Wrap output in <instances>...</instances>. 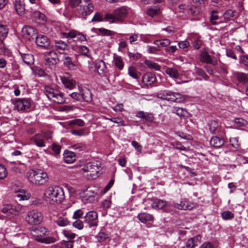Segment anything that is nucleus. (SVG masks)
Instances as JSON below:
<instances>
[{"instance_id": "obj_11", "label": "nucleus", "mask_w": 248, "mask_h": 248, "mask_svg": "<svg viewBox=\"0 0 248 248\" xmlns=\"http://www.w3.org/2000/svg\"><path fill=\"white\" fill-rule=\"evenodd\" d=\"M84 172H90V175L93 177L95 174H97L99 171V167L97 163L89 162L83 168Z\"/></svg>"}, {"instance_id": "obj_60", "label": "nucleus", "mask_w": 248, "mask_h": 248, "mask_svg": "<svg viewBox=\"0 0 248 248\" xmlns=\"http://www.w3.org/2000/svg\"><path fill=\"white\" fill-rule=\"evenodd\" d=\"M74 241L69 240V241H65L63 240L61 242L62 245H63L65 246L66 248H73V243Z\"/></svg>"}, {"instance_id": "obj_51", "label": "nucleus", "mask_w": 248, "mask_h": 248, "mask_svg": "<svg viewBox=\"0 0 248 248\" xmlns=\"http://www.w3.org/2000/svg\"><path fill=\"white\" fill-rule=\"evenodd\" d=\"M7 175V171L5 166L0 164V179H3Z\"/></svg>"}, {"instance_id": "obj_26", "label": "nucleus", "mask_w": 248, "mask_h": 248, "mask_svg": "<svg viewBox=\"0 0 248 248\" xmlns=\"http://www.w3.org/2000/svg\"><path fill=\"white\" fill-rule=\"evenodd\" d=\"M56 91L57 90H54L49 86H46L44 88V93L47 98L49 100H51L52 98H54L55 95L57 94L56 93Z\"/></svg>"}, {"instance_id": "obj_37", "label": "nucleus", "mask_w": 248, "mask_h": 248, "mask_svg": "<svg viewBox=\"0 0 248 248\" xmlns=\"http://www.w3.org/2000/svg\"><path fill=\"white\" fill-rule=\"evenodd\" d=\"M235 76L241 82L245 83L248 81V76L245 73L236 72L235 73Z\"/></svg>"}, {"instance_id": "obj_14", "label": "nucleus", "mask_w": 248, "mask_h": 248, "mask_svg": "<svg viewBox=\"0 0 248 248\" xmlns=\"http://www.w3.org/2000/svg\"><path fill=\"white\" fill-rule=\"evenodd\" d=\"M200 58L201 61L203 62L212 64L213 65L217 64V60L215 58H211L205 51H203L201 52Z\"/></svg>"}, {"instance_id": "obj_64", "label": "nucleus", "mask_w": 248, "mask_h": 248, "mask_svg": "<svg viewBox=\"0 0 248 248\" xmlns=\"http://www.w3.org/2000/svg\"><path fill=\"white\" fill-rule=\"evenodd\" d=\"M240 62L241 63L248 66V55L241 57Z\"/></svg>"}, {"instance_id": "obj_31", "label": "nucleus", "mask_w": 248, "mask_h": 248, "mask_svg": "<svg viewBox=\"0 0 248 248\" xmlns=\"http://www.w3.org/2000/svg\"><path fill=\"white\" fill-rule=\"evenodd\" d=\"M22 58L23 62L28 65H31L34 62V57L31 54H22Z\"/></svg>"}, {"instance_id": "obj_6", "label": "nucleus", "mask_w": 248, "mask_h": 248, "mask_svg": "<svg viewBox=\"0 0 248 248\" xmlns=\"http://www.w3.org/2000/svg\"><path fill=\"white\" fill-rule=\"evenodd\" d=\"M98 189L95 186H87L82 191L84 193L83 195V200L88 202H92L95 201V195H97Z\"/></svg>"}, {"instance_id": "obj_39", "label": "nucleus", "mask_w": 248, "mask_h": 248, "mask_svg": "<svg viewBox=\"0 0 248 248\" xmlns=\"http://www.w3.org/2000/svg\"><path fill=\"white\" fill-rule=\"evenodd\" d=\"M128 74L133 78L138 79L140 78V73L138 72L134 67L131 66L128 69Z\"/></svg>"}, {"instance_id": "obj_5", "label": "nucleus", "mask_w": 248, "mask_h": 248, "mask_svg": "<svg viewBox=\"0 0 248 248\" xmlns=\"http://www.w3.org/2000/svg\"><path fill=\"white\" fill-rule=\"evenodd\" d=\"M43 218L42 214L40 212L32 210L28 213L26 220L31 225H38L42 221Z\"/></svg>"}, {"instance_id": "obj_16", "label": "nucleus", "mask_w": 248, "mask_h": 248, "mask_svg": "<svg viewBox=\"0 0 248 248\" xmlns=\"http://www.w3.org/2000/svg\"><path fill=\"white\" fill-rule=\"evenodd\" d=\"M156 80V77L155 74L152 73H147L142 77V82L146 86L151 85Z\"/></svg>"}, {"instance_id": "obj_21", "label": "nucleus", "mask_w": 248, "mask_h": 248, "mask_svg": "<svg viewBox=\"0 0 248 248\" xmlns=\"http://www.w3.org/2000/svg\"><path fill=\"white\" fill-rule=\"evenodd\" d=\"M32 16L40 24H43L46 22V16L39 11L34 12L32 13Z\"/></svg>"}, {"instance_id": "obj_29", "label": "nucleus", "mask_w": 248, "mask_h": 248, "mask_svg": "<svg viewBox=\"0 0 248 248\" xmlns=\"http://www.w3.org/2000/svg\"><path fill=\"white\" fill-rule=\"evenodd\" d=\"M196 174L195 172L192 171L190 168L187 167V177H189L191 182H187V184L189 185H193L196 183Z\"/></svg>"}, {"instance_id": "obj_43", "label": "nucleus", "mask_w": 248, "mask_h": 248, "mask_svg": "<svg viewBox=\"0 0 248 248\" xmlns=\"http://www.w3.org/2000/svg\"><path fill=\"white\" fill-rule=\"evenodd\" d=\"M114 60L116 66L120 70H122L124 67V64L121 57L118 56H115Z\"/></svg>"}, {"instance_id": "obj_44", "label": "nucleus", "mask_w": 248, "mask_h": 248, "mask_svg": "<svg viewBox=\"0 0 248 248\" xmlns=\"http://www.w3.org/2000/svg\"><path fill=\"white\" fill-rule=\"evenodd\" d=\"M187 13L188 15H190L192 16H196L199 15L200 11L198 7L195 6H192L187 9Z\"/></svg>"}, {"instance_id": "obj_61", "label": "nucleus", "mask_w": 248, "mask_h": 248, "mask_svg": "<svg viewBox=\"0 0 248 248\" xmlns=\"http://www.w3.org/2000/svg\"><path fill=\"white\" fill-rule=\"evenodd\" d=\"M71 97L77 101H82V97H81V92L80 93H73L70 94Z\"/></svg>"}, {"instance_id": "obj_27", "label": "nucleus", "mask_w": 248, "mask_h": 248, "mask_svg": "<svg viewBox=\"0 0 248 248\" xmlns=\"http://www.w3.org/2000/svg\"><path fill=\"white\" fill-rule=\"evenodd\" d=\"M237 16V12L236 11H233L231 9L227 10L223 15V17L226 22L231 20L233 17Z\"/></svg>"}, {"instance_id": "obj_55", "label": "nucleus", "mask_w": 248, "mask_h": 248, "mask_svg": "<svg viewBox=\"0 0 248 248\" xmlns=\"http://www.w3.org/2000/svg\"><path fill=\"white\" fill-rule=\"evenodd\" d=\"M73 226L78 230H82L83 228L84 224L81 220L78 219L73 223Z\"/></svg>"}, {"instance_id": "obj_58", "label": "nucleus", "mask_w": 248, "mask_h": 248, "mask_svg": "<svg viewBox=\"0 0 248 248\" xmlns=\"http://www.w3.org/2000/svg\"><path fill=\"white\" fill-rule=\"evenodd\" d=\"M107 120H109L110 121L116 123L120 125H124V121L121 118L119 117L112 118H106Z\"/></svg>"}, {"instance_id": "obj_40", "label": "nucleus", "mask_w": 248, "mask_h": 248, "mask_svg": "<svg viewBox=\"0 0 248 248\" xmlns=\"http://www.w3.org/2000/svg\"><path fill=\"white\" fill-rule=\"evenodd\" d=\"M145 64L150 68L155 71H160V66L157 63L154 62L150 60H146Z\"/></svg>"}, {"instance_id": "obj_24", "label": "nucleus", "mask_w": 248, "mask_h": 248, "mask_svg": "<svg viewBox=\"0 0 248 248\" xmlns=\"http://www.w3.org/2000/svg\"><path fill=\"white\" fill-rule=\"evenodd\" d=\"M218 11L216 10H213L210 12V20L213 25H215L220 22L218 16Z\"/></svg>"}, {"instance_id": "obj_28", "label": "nucleus", "mask_w": 248, "mask_h": 248, "mask_svg": "<svg viewBox=\"0 0 248 248\" xmlns=\"http://www.w3.org/2000/svg\"><path fill=\"white\" fill-rule=\"evenodd\" d=\"M63 64L68 69L73 70L76 67L74 62L72 61L71 57L69 56H64L63 58Z\"/></svg>"}, {"instance_id": "obj_15", "label": "nucleus", "mask_w": 248, "mask_h": 248, "mask_svg": "<svg viewBox=\"0 0 248 248\" xmlns=\"http://www.w3.org/2000/svg\"><path fill=\"white\" fill-rule=\"evenodd\" d=\"M136 116L144 120L147 122L152 123L154 121V116L152 113L139 111L136 113Z\"/></svg>"}, {"instance_id": "obj_25", "label": "nucleus", "mask_w": 248, "mask_h": 248, "mask_svg": "<svg viewBox=\"0 0 248 248\" xmlns=\"http://www.w3.org/2000/svg\"><path fill=\"white\" fill-rule=\"evenodd\" d=\"M31 140L34 142L36 146L39 147H43L45 146L43 140L41 138V136L36 134L31 137Z\"/></svg>"}, {"instance_id": "obj_2", "label": "nucleus", "mask_w": 248, "mask_h": 248, "mask_svg": "<svg viewBox=\"0 0 248 248\" xmlns=\"http://www.w3.org/2000/svg\"><path fill=\"white\" fill-rule=\"evenodd\" d=\"M27 176L31 183L38 185H44L48 180L47 174L41 170H31L28 172Z\"/></svg>"}, {"instance_id": "obj_36", "label": "nucleus", "mask_w": 248, "mask_h": 248, "mask_svg": "<svg viewBox=\"0 0 248 248\" xmlns=\"http://www.w3.org/2000/svg\"><path fill=\"white\" fill-rule=\"evenodd\" d=\"M165 72L172 78H177L179 77V73L177 70L173 68L167 67L165 69Z\"/></svg>"}, {"instance_id": "obj_34", "label": "nucleus", "mask_w": 248, "mask_h": 248, "mask_svg": "<svg viewBox=\"0 0 248 248\" xmlns=\"http://www.w3.org/2000/svg\"><path fill=\"white\" fill-rule=\"evenodd\" d=\"M146 14L150 16L154 17L161 14V11L159 8H150L146 11Z\"/></svg>"}, {"instance_id": "obj_46", "label": "nucleus", "mask_w": 248, "mask_h": 248, "mask_svg": "<svg viewBox=\"0 0 248 248\" xmlns=\"http://www.w3.org/2000/svg\"><path fill=\"white\" fill-rule=\"evenodd\" d=\"M230 142L232 146L236 149H239L240 147V143L239 142L238 138L234 137L230 139Z\"/></svg>"}, {"instance_id": "obj_63", "label": "nucleus", "mask_w": 248, "mask_h": 248, "mask_svg": "<svg viewBox=\"0 0 248 248\" xmlns=\"http://www.w3.org/2000/svg\"><path fill=\"white\" fill-rule=\"evenodd\" d=\"M103 20V18L100 14L97 13L93 16L92 19L93 22L101 21Z\"/></svg>"}, {"instance_id": "obj_19", "label": "nucleus", "mask_w": 248, "mask_h": 248, "mask_svg": "<svg viewBox=\"0 0 248 248\" xmlns=\"http://www.w3.org/2000/svg\"><path fill=\"white\" fill-rule=\"evenodd\" d=\"M210 143L211 146L218 148L224 144V140L223 139L216 136L211 139Z\"/></svg>"}, {"instance_id": "obj_45", "label": "nucleus", "mask_w": 248, "mask_h": 248, "mask_svg": "<svg viewBox=\"0 0 248 248\" xmlns=\"http://www.w3.org/2000/svg\"><path fill=\"white\" fill-rule=\"evenodd\" d=\"M234 214L231 211H225L222 213L221 217L224 220H230L234 217Z\"/></svg>"}, {"instance_id": "obj_56", "label": "nucleus", "mask_w": 248, "mask_h": 248, "mask_svg": "<svg viewBox=\"0 0 248 248\" xmlns=\"http://www.w3.org/2000/svg\"><path fill=\"white\" fill-rule=\"evenodd\" d=\"M63 235L69 239H73L76 237V234L70 231L64 230L63 231Z\"/></svg>"}, {"instance_id": "obj_48", "label": "nucleus", "mask_w": 248, "mask_h": 248, "mask_svg": "<svg viewBox=\"0 0 248 248\" xmlns=\"http://www.w3.org/2000/svg\"><path fill=\"white\" fill-rule=\"evenodd\" d=\"M209 130L212 133H215L218 127V124L215 120L211 121L209 124Z\"/></svg>"}, {"instance_id": "obj_53", "label": "nucleus", "mask_w": 248, "mask_h": 248, "mask_svg": "<svg viewBox=\"0 0 248 248\" xmlns=\"http://www.w3.org/2000/svg\"><path fill=\"white\" fill-rule=\"evenodd\" d=\"M234 122L239 126H245L247 124V122L242 118H235Z\"/></svg>"}, {"instance_id": "obj_7", "label": "nucleus", "mask_w": 248, "mask_h": 248, "mask_svg": "<svg viewBox=\"0 0 248 248\" xmlns=\"http://www.w3.org/2000/svg\"><path fill=\"white\" fill-rule=\"evenodd\" d=\"M13 103L15 105V109L16 108L18 111L29 109L31 106V99L28 98L16 99L13 101Z\"/></svg>"}, {"instance_id": "obj_20", "label": "nucleus", "mask_w": 248, "mask_h": 248, "mask_svg": "<svg viewBox=\"0 0 248 248\" xmlns=\"http://www.w3.org/2000/svg\"><path fill=\"white\" fill-rule=\"evenodd\" d=\"M137 217L141 222L143 223H145L148 221H153L154 218L153 215L146 213L139 214Z\"/></svg>"}, {"instance_id": "obj_47", "label": "nucleus", "mask_w": 248, "mask_h": 248, "mask_svg": "<svg viewBox=\"0 0 248 248\" xmlns=\"http://www.w3.org/2000/svg\"><path fill=\"white\" fill-rule=\"evenodd\" d=\"M82 101L89 102L91 100V93L89 91L87 92H81Z\"/></svg>"}, {"instance_id": "obj_30", "label": "nucleus", "mask_w": 248, "mask_h": 248, "mask_svg": "<svg viewBox=\"0 0 248 248\" xmlns=\"http://www.w3.org/2000/svg\"><path fill=\"white\" fill-rule=\"evenodd\" d=\"M166 204V202L160 199L154 200L152 206L156 209H160L164 207Z\"/></svg>"}, {"instance_id": "obj_22", "label": "nucleus", "mask_w": 248, "mask_h": 248, "mask_svg": "<svg viewBox=\"0 0 248 248\" xmlns=\"http://www.w3.org/2000/svg\"><path fill=\"white\" fill-rule=\"evenodd\" d=\"M1 211L2 213L10 216V215H16L18 214V211L15 209L13 208L12 206L10 204H7L4 206L2 208Z\"/></svg>"}, {"instance_id": "obj_9", "label": "nucleus", "mask_w": 248, "mask_h": 248, "mask_svg": "<svg viewBox=\"0 0 248 248\" xmlns=\"http://www.w3.org/2000/svg\"><path fill=\"white\" fill-rule=\"evenodd\" d=\"M85 222L89 227H97L98 226V214L94 211L88 212L84 217Z\"/></svg>"}, {"instance_id": "obj_32", "label": "nucleus", "mask_w": 248, "mask_h": 248, "mask_svg": "<svg viewBox=\"0 0 248 248\" xmlns=\"http://www.w3.org/2000/svg\"><path fill=\"white\" fill-rule=\"evenodd\" d=\"M61 80L64 86L69 89H72L75 87L74 82L69 78L65 77H61Z\"/></svg>"}, {"instance_id": "obj_12", "label": "nucleus", "mask_w": 248, "mask_h": 248, "mask_svg": "<svg viewBox=\"0 0 248 248\" xmlns=\"http://www.w3.org/2000/svg\"><path fill=\"white\" fill-rule=\"evenodd\" d=\"M62 35L63 37L74 38V41H80L81 42L85 41L86 40V37L84 35L81 33H76V32H62Z\"/></svg>"}, {"instance_id": "obj_52", "label": "nucleus", "mask_w": 248, "mask_h": 248, "mask_svg": "<svg viewBox=\"0 0 248 248\" xmlns=\"http://www.w3.org/2000/svg\"><path fill=\"white\" fill-rule=\"evenodd\" d=\"M90 51L89 49L86 46H82L79 48V52L81 53V54L87 57H89L90 56L88 54Z\"/></svg>"}, {"instance_id": "obj_35", "label": "nucleus", "mask_w": 248, "mask_h": 248, "mask_svg": "<svg viewBox=\"0 0 248 248\" xmlns=\"http://www.w3.org/2000/svg\"><path fill=\"white\" fill-rule=\"evenodd\" d=\"M55 222L58 226L61 227H65L70 224V221L67 218L62 217H59Z\"/></svg>"}, {"instance_id": "obj_13", "label": "nucleus", "mask_w": 248, "mask_h": 248, "mask_svg": "<svg viewBox=\"0 0 248 248\" xmlns=\"http://www.w3.org/2000/svg\"><path fill=\"white\" fill-rule=\"evenodd\" d=\"M36 43L40 47L47 48L50 43L49 39L46 36L40 34L36 37Z\"/></svg>"}, {"instance_id": "obj_8", "label": "nucleus", "mask_w": 248, "mask_h": 248, "mask_svg": "<svg viewBox=\"0 0 248 248\" xmlns=\"http://www.w3.org/2000/svg\"><path fill=\"white\" fill-rule=\"evenodd\" d=\"M93 4L89 2L88 0H84L81 4L79 5L78 11L83 16H86L90 14L93 10Z\"/></svg>"}, {"instance_id": "obj_62", "label": "nucleus", "mask_w": 248, "mask_h": 248, "mask_svg": "<svg viewBox=\"0 0 248 248\" xmlns=\"http://www.w3.org/2000/svg\"><path fill=\"white\" fill-rule=\"evenodd\" d=\"M131 144L138 152L140 153L141 152L142 146L138 142L135 140L132 141Z\"/></svg>"}, {"instance_id": "obj_4", "label": "nucleus", "mask_w": 248, "mask_h": 248, "mask_svg": "<svg viewBox=\"0 0 248 248\" xmlns=\"http://www.w3.org/2000/svg\"><path fill=\"white\" fill-rule=\"evenodd\" d=\"M127 11L124 7L116 9L113 14L106 15L105 18L110 22L122 21L126 16Z\"/></svg>"}, {"instance_id": "obj_33", "label": "nucleus", "mask_w": 248, "mask_h": 248, "mask_svg": "<svg viewBox=\"0 0 248 248\" xmlns=\"http://www.w3.org/2000/svg\"><path fill=\"white\" fill-rule=\"evenodd\" d=\"M32 231L34 233L33 235L36 237H38L39 236H42L43 235H45L47 232L46 228L44 227H40L38 228H35L34 229H32Z\"/></svg>"}, {"instance_id": "obj_57", "label": "nucleus", "mask_w": 248, "mask_h": 248, "mask_svg": "<svg viewBox=\"0 0 248 248\" xmlns=\"http://www.w3.org/2000/svg\"><path fill=\"white\" fill-rule=\"evenodd\" d=\"M84 213L81 210H77L74 213L73 218L75 219H79L83 216Z\"/></svg>"}, {"instance_id": "obj_49", "label": "nucleus", "mask_w": 248, "mask_h": 248, "mask_svg": "<svg viewBox=\"0 0 248 248\" xmlns=\"http://www.w3.org/2000/svg\"><path fill=\"white\" fill-rule=\"evenodd\" d=\"M69 125H77L79 126H83L85 125V122L80 119H76L70 121L69 122Z\"/></svg>"}, {"instance_id": "obj_38", "label": "nucleus", "mask_w": 248, "mask_h": 248, "mask_svg": "<svg viewBox=\"0 0 248 248\" xmlns=\"http://www.w3.org/2000/svg\"><path fill=\"white\" fill-rule=\"evenodd\" d=\"M56 93L55 95L54 102L58 104H62L65 103V99L63 97V94L62 93L58 91H56Z\"/></svg>"}, {"instance_id": "obj_42", "label": "nucleus", "mask_w": 248, "mask_h": 248, "mask_svg": "<svg viewBox=\"0 0 248 248\" xmlns=\"http://www.w3.org/2000/svg\"><path fill=\"white\" fill-rule=\"evenodd\" d=\"M109 234L108 233L101 232L97 235L98 241L99 242H103L109 239Z\"/></svg>"}, {"instance_id": "obj_3", "label": "nucleus", "mask_w": 248, "mask_h": 248, "mask_svg": "<svg viewBox=\"0 0 248 248\" xmlns=\"http://www.w3.org/2000/svg\"><path fill=\"white\" fill-rule=\"evenodd\" d=\"M157 97L163 100L176 103L182 102L184 100V98L181 94L168 90L158 92L157 93Z\"/></svg>"}, {"instance_id": "obj_41", "label": "nucleus", "mask_w": 248, "mask_h": 248, "mask_svg": "<svg viewBox=\"0 0 248 248\" xmlns=\"http://www.w3.org/2000/svg\"><path fill=\"white\" fill-rule=\"evenodd\" d=\"M55 47L60 50H64L67 49L68 45L62 41H55Z\"/></svg>"}, {"instance_id": "obj_10", "label": "nucleus", "mask_w": 248, "mask_h": 248, "mask_svg": "<svg viewBox=\"0 0 248 248\" xmlns=\"http://www.w3.org/2000/svg\"><path fill=\"white\" fill-rule=\"evenodd\" d=\"M95 68L97 69V72L101 77H107L108 82H110L109 78L110 74H108V70L104 62L102 60L99 61L95 64Z\"/></svg>"}, {"instance_id": "obj_54", "label": "nucleus", "mask_w": 248, "mask_h": 248, "mask_svg": "<svg viewBox=\"0 0 248 248\" xmlns=\"http://www.w3.org/2000/svg\"><path fill=\"white\" fill-rule=\"evenodd\" d=\"M48 56H49V58H50L51 60H53L54 62H59V60L58 58V54L56 52L51 51L48 52Z\"/></svg>"}, {"instance_id": "obj_1", "label": "nucleus", "mask_w": 248, "mask_h": 248, "mask_svg": "<svg viewBox=\"0 0 248 248\" xmlns=\"http://www.w3.org/2000/svg\"><path fill=\"white\" fill-rule=\"evenodd\" d=\"M45 195L52 204L61 203L65 199L63 189L59 186L48 187L46 190Z\"/></svg>"}, {"instance_id": "obj_59", "label": "nucleus", "mask_w": 248, "mask_h": 248, "mask_svg": "<svg viewBox=\"0 0 248 248\" xmlns=\"http://www.w3.org/2000/svg\"><path fill=\"white\" fill-rule=\"evenodd\" d=\"M52 150L57 155L60 153L61 150V146L57 143H54L52 144Z\"/></svg>"}, {"instance_id": "obj_18", "label": "nucleus", "mask_w": 248, "mask_h": 248, "mask_svg": "<svg viewBox=\"0 0 248 248\" xmlns=\"http://www.w3.org/2000/svg\"><path fill=\"white\" fill-rule=\"evenodd\" d=\"M201 236L200 235H196L188 239L187 241V248H193L197 246L201 241Z\"/></svg>"}, {"instance_id": "obj_17", "label": "nucleus", "mask_w": 248, "mask_h": 248, "mask_svg": "<svg viewBox=\"0 0 248 248\" xmlns=\"http://www.w3.org/2000/svg\"><path fill=\"white\" fill-rule=\"evenodd\" d=\"M63 160L66 163H72L76 160V154L72 151L65 150L63 154Z\"/></svg>"}, {"instance_id": "obj_23", "label": "nucleus", "mask_w": 248, "mask_h": 248, "mask_svg": "<svg viewBox=\"0 0 248 248\" xmlns=\"http://www.w3.org/2000/svg\"><path fill=\"white\" fill-rule=\"evenodd\" d=\"M15 10L19 15H23L25 13V5L19 0H16L15 3Z\"/></svg>"}, {"instance_id": "obj_50", "label": "nucleus", "mask_w": 248, "mask_h": 248, "mask_svg": "<svg viewBox=\"0 0 248 248\" xmlns=\"http://www.w3.org/2000/svg\"><path fill=\"white\" fill-rule=\"evenodd\" d=\"M37 241L41 243H51L56 241V239L54 237H46L44 238H37Z\"/></svg>"}]
</instances>
